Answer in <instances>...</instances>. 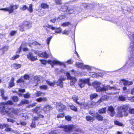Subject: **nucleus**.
<instances>
[{
    "label": "nucleus",
    "mask_w": 134,
    "mask_h": 134,
    "mask_svg": "<svg viewBox=\"0 0 134 134\" xmlns=\"http://www.w3.org/2000/svg\"><path fill=\"white\" fill-rule=\"evenodd\" d=\"M86 69L89 70H90L91 68L88 65H83V69Z\"/></svg>",
    "instance_id": "nucleus-60"
},
{
    "label": "nucleus",
    "mask_w": 134,
    "mask_h": 134,
    "mask_svg": "<svg viewBox=\"0 0 134 134\" xmlns=\"http://www.w3.org/2000/svg\"><path fill=\"white\" fill-rule=\"evenodd\" d=\"M86 119L87 121L93 122L95 120V118L93 117L90 115L87 116L86 117Z\"/></svg>",
    "instance_id": "nucleus-23"
},
{
    "label": "nucleus",
    "mask_w": 134,
    "mask_h": 134,
    "mask_svg": "<svg viewBox=\"0 0 134 134\" xmlns=\"http://www.w3.org/2000/svg\"><path fill=\"white\" fill-rule=\"evenodd\" d=\"M15 79L14 77H12L10 80L9 83V87H12L15 85L14 83V81Z\"/></svg>",
    "instance_id": "nucleus-21"
},
{
    "label": "nucleus",
    "mask_w": 134,
    "mask_h": 134,
    "mask_svg": "<svg viewBox=\"0 0 134 134\" xmlns=\"http://www.w3.org/2000/svg\"><path fill=\"white\" fill-rule=\"evenodd\" d=\"M38 116H34L33 118V120L34 121L37 120L39 118H43L44 117V116L43 115L41 114H39L38 115Z\"/></svg>",
    "instance_id": "nucleus-31"
},
{
    "label": "nucleus",
    "mask_w": 134,
    "mask_h": 134,
    "mask_svg": "<svg viewBox=\"0 0 134 134\" xmlns=\"http://www.w3.org/2000/svg\"><path fill=\"white\" fill-rule=\"evenodd\" d=\"M109 96L107 95H103L101 98L102 100H107L109 99Z\"/></svg>",
    "instance_id": "nucleus-39"
},
{
    "label": "nucleus",
    "mask_w": 134,
    "mask_h": 134,
    "mask_svg": "<svg viewBox=\"0 0 134 134\" xmlns=\"http://www.w3.org/2000/svg\"><path fill=\"white\" fill-rule=\"evenodd\" d=\"M54 1L55 3L56 4L60 5L62 3L61 0H54Z\"/></svg>",
    "instance_id": "nucleus-50"
},
{
    "label": "nucleus",
    "mask_w": 134,
    "mask_h": 134,
    "mask_svg": "<svg viewBox=\"0 0 134 134\" xmlns=\"http://www.w3.org/2000/svg\"><path fill=\"white\" fill-rule=\"evenodd\" d=\"M43 27L44 28H45V27L49 28L50 29H52V30H54L55 29V27H53L52 25H49V24H48L47 26H43Z\"/></svg>",
    "instance_id": "nucleus-45"
},
{
    "label": "nucleus",
    "mask_w": 134,
    "mask_h": 134,
    "mask_svg": "<svg viewBox=\"0 0 134 134\" xmlns=\"http://www.w3.org/2000/svg\"><path fill=\"white\" fill-rule=\"evenodd\" d=\"M56 107L58 108V110L60 112H62L65 109V106L61 103H56Z\"/></svg>",
    "instance_id": "nucleus-10"
},
{
    "label": "nucleus",
    "mask_w": 134,
    "mask_h": 134,
    "mask_svg": "<svg viewBox=\"0 0 134 134\" xmlns=\"http://www.w3.org/2000/svg\"><path fill=\"white\" fill-rule=\"evenodd\" d=\"M98 96V94L96 93L91 94L90 96V99L92 100Z\"/></svg>",
    "instance_id": "nucleus-42"
},
{
    "label": "nucleus",
    "mask_w": 134,
    "mask_h": 134,
    "mask_svg": "<svg viewBox=\"0 0 134 134\" xmlns=\"http://www.w3.org/2000/svg\"><path fill=\"white\" fill-rule=\"evenodd\" d=\"M7 121L8 122L13 123L14 122V120L12 119L7 118Z\"/></svg>",
    "instance_id": "nucleus-64"
},
{
    "label": "nucleus",
    "mask_w": 134,
    "mask_h": 134,
    "mask_svg": "<svg viewBox=\"0 0 134 134\" xmlns=\"http://www.w3.org/2000/svg\"><path fill=\"white\" fill-rule=\"evenodd\" d=\"M40 108V107H36L35 108L33 109H32V111L34 113H36L38 114V111Z\"/></svg>",
    "instance_id": "nucleus-40"
},
{
    "label": "nucleus",
    "mask_w": 134,
    "mask_h": 134,
    "mask_svg": "<svg viewBox=\"0 0 134 134\" xmlns=\"http://www.w3.org/2000/svg\"><path fill=\"white\" fill-rule=\"evenodd\" d=\"M29 103V102L28 100H22L20 102L19 105L20 106L23 104H28Z\"/></svg>",
    "instance_id": "nucleus-28"
},
{
    "label": "nucleus",
    "mask_w": 134,
    "mask_h": 134,
    "mask_svg": "<svg viewBox=\"0 0 134 134\" xmlns=\"http://www.w3.org/2000/svg\"><path fill=\"white\" fill-rule=\"evenodd\" d=\"M39 87L41 89H43L44 90H46L48 88V87L46 85L40 86Z\"/></svg>",
    "instance_id": "nucleus-47"
},
{
    "label": "nucleus",
    "mask_w": 134,
    "mask_h": 134,
    "mask_svg": "<svg viewBox=\"0 0 134 134\" xmlns=\"http://www.w3.org/2000/svg\"><path fill=\"white\" fill-rule=\"evenodd\" d=\"M93 85L95 88L96 91L97 92H100L102 91H107L111 90L112 89H116V87H111L109 85L106 86L103 85L102 87L100 86L101 83L98 81H94Z\"/></svg>",
    "instance_id": "nucleus-2"
},
{
    "label": "nucleus",
    "mask_w": 134,
    "mask_h": 134,
    "mask_svg": "<svg viewBox=\"0 0 134 134\" xmlns=\"http://www.w3.org/2000/svg\"><path fill=\"white\" fill-rule=\"evenodd\" d=\"M23 77L25 79L29 80V79L30 76L29 75L26 74L24 75Z\"/></svg>",
    "instance_id": "nucleus-54"
},
{
    "label": "nucleus",
    "mask_w": 134,
    "mask_h": 134,
    "mask_svg": "<svg viewBox=\"0 0 134 134\" xmlns=\"http://www.w3.org/2000/svg\"><path fill=\"white\" fill-rule=\"evenodd\" d=\"M39 55L41 57L46 58H47L49 57L48 55L47 54L46 51L42 52L39 54Z\"/></svg>",
    "instance_id": "nucleus-22"
},
{
    "label": "nucleus",
    "mask_w": 134,
    "mask_h": 134,
    "mask_svg": "<svg viewBox=\"0 0 134 134\" xmlns=\"http://www.w3.org/2000/svg\"><path fill=\"white\" fill-rule=\"evenodd\" d=\"M129 121L130 124L131 125L134 124V118H131L129 120Z\"/></svg>",
    "instance_id": "nucleus-59"
},
{
    "label": "nucleus",
    "mask_w": 134,
    "mask_h": 134,
    "mask_svg": "<svg viewBox=\"0 0 134 134\" xmlns=\"http://www.w3.org/2000/svg\"><path fill=\"white\" fill-rule=\"evenodd\" d=\"M68 2L64 3L59 9V10L64 12H66L68 11H69L71 10L69 9V6L68 5Z\"/></svg>",
    "instance_id": "nucleus-7"
},
{
    "label": "nucleus",
    "mask_w": 134,
    "mask_h": 134,
    "mask_svg": "<svg viewBox=\"0 0 134 134\" xmlns=\"http://www.w3.org/2000/svg\"><path fill=\"white\" fill-rule=\"evenodd\" d=\"M67 76V79L68 80H70V84L71 85H74L76 82L77 80L76 78L73 76H71L69 72H67L66 73Z\"/></svg>",
    "instance_id": "nucleus-4"
},
{
    "label": "nucleus",
    "mask_w": 134,
    "mask_h": 134,
    "mask_svg": "<svg viewBox=\"0 0 134 134\" xmlns=\"http://www.w3.org/2000/svg\"><path fill=\"white\" fill-rule=\"evenodd\" d=\"M17 83H24L25 82V81L22 78H20L18 80L16 81Z\"/></svg>",
    "instance_id": "nucleus-44"
},
{
    "label": "nucleus",
    "mask_w": 134,
    "mask_h": 134,
    "mask_svg": "<svg viewBox=\"0 0 134 134\" xmlns=\"http://www.w3.org/2000/svg\"><path fill=\"white\" fill-rule=\"evenodd\" d=\"M42 93H43L42 92H40V91H37L35 93V95L36 96L38 97L41 96Z\"/></svg>",
    "instance_id": "nucleus-51"
},
{
    "label": "nucleus",
    "mask_w": 134,
    "mask_h": 134,
    "mask_svg": "<svg viewBox=\"0 0 134 134\" xmlns=\"http://www.w3.org/2000/svg\"><path fill=\"white\" fill-rule=\"evenodd\" d=\"M114 124L116 125H118L119 126H124V125L121 123L119 121L117 120H115L114 121Z\"/></svg>",
    "instance_id": "nucleus-35"
},
{
    "label": "nucleus",
    "mask_w": 134,
    "mask_h": 134,
    "mask_svg": "<svg viewBox=\"0 0 134 134\" xmlns=\"http://www.w3.org/2000/svg\"><path fill=\"white\" fill-rule=\"evenodd\" d=\"M77 104L80 105L81 109H86L89 107V104L87 103L84 102L80 103L79 102Z\"/></svg>",
    "instance_id": "nucleus-14"
},
{
    "label": "nucleus",
    "mask_w": 134,
    "mask_h": 134,
    "mask_svg": "<svg viewBox=\"0 0 134 134\" xmlns=\"http://www.w3.org/2000/svg\"><path fill=\"white\" fill-rule=\"evenodd\" d=\"M69 31L67 30H65L63 32L62 34H63L68 35L69 34Z\"/></svg>",
    "instance_id": "nucleus-62"
},
{
    "label": "nucleus",
    "mask_w": 134,
    "mask_h": 134,
    "mask_svg": "<svg viewBox=\"0 0 134 134\" xmlns=\"http://www.w3.org/2000/svg\"><path fill=\"white\" fill-rule=\"evenodd\" d=\"M95 117L99 121H102L103 120V116L98 112L96 113V115L95 116Z\"/></svg>",
    "instance_id": "nucleus-16"
},
{
    "label": "nucleus",
    "mask_w": 134,
    "mask_h": 134,
    "mask_svg": "<svg viewBox=\"0 0 134 134\" xmlns=\"http://www.w3.org/2000/svg\"><path fill=\"white\" fill-rule=\"evenodd\" d=\"M64 113H60L58 114L57 117L58 118H61L64 117Z\"/></svg>",
    "instance_id": "nucleus-49"
},
{
    "label": "nucleus",
    "mask_w": 134,
    "mask_h": 134,
    "mask_svg": "<svg viewBox=\"0 0 134 134\" xmlns=\"http://www.w3.org/2000/svg\"><path fill=\"white\" fill-rule=\"evenodd\" d=\"M27 58L32 61H34L37 60V57L34 56L31 53H30L27 55Z\"/></svg>",
    "instance_id": "nucleus-15"
},
{
    "label": "nucleus",
    "mask_w": 134,
    "mask_h": 134,
    "mask_svg": "<svg viewBox=\"0 0 134 134\" xmlns=\"http://www.w3.org/2000/svg\"><path fill=\"white\" fill-rule=\"evenodd\" d=\"M53 37L52 36H51L50 37L48 38L46 40V42L48 44H49L50 43V42L52 38Z\"/></svg>",
    "instance_id": "nucleus-53"
},
{
    "label": "nucleus",
    "mask_w": 134,
    "mask_h": 134,
    "mask_svg": "<svg viewBox=\"0 0 134 134\" xmlns=\"http://www.w3.org/2000/svg\"><path fill=\"white\" fill-rule=\"evenodd\" d=\"M24 96L25 98H29L30 97V95L28 93L24 94Z\"/></svg>",
    "instance_id": "nucleus-63"
},
{
    "label": "nucleus",
    "mask_w": 134,
    "mask_h": 134,
    "mask_svg": "<svg viewBox=\"0 0 134 134\" xmlns=\"http://www.w3.org/2000/svg\"><path fill=\"white\" fill-rule=\"evenodd\" d=\"M121 81L123 82V85L125 86H129L132 85L133 82L132 81H129L128 80L124 79H122Z\"/></svg>",
    "instance_id": "nucleus-17"
},
{
    "label": "nucleus",
    "mask_w": 134,
    "mask_h": 134,
    "mask_svg": "<svg viewBox=\"0 0 134 134\" xmlns=\"http://www.w3.org/2000/svg\"><path fill=\"white\" fill-rule=\"evenodd\" d=\"M20 57L19 54H16L15 55H13L10 59L12 60H15L16 59Z\"/></svg>",
    "instance_id": "nucleus-46"
},
{
    "label": "nucleus",
    "mask_w": 134,
    "mask_h": 134,
    "mask_svg": "<svg viewBox=\"0 0 134 134\" xmlns=\"http://www.w3.org/2000/svg\"><path fill=\"white\" fill-rule=\"evenodd\" d=\"M118 100L119 101L124 102L126 100V97L124 95H120L118 98Z\"/></svg>",
    "instance_id": "nucleus-20"
},
{
    "label": "nucleus",
    "mask_w": 134,
    "mask_h": 134,
    "mask_svg": "<svg viewBox=\"0 0 134 134\" xmlns=\"http://www.w3.org/2000/svg\"><path fill=\"white\" fill-rule=\"evenodd\" d=\"M18 7V5H11L10 6L9 8H2L0 9L5 11H8L9 13L10 14L13 13L14 10L17 9Z\"/></svg>",
    "instance_id": "nucleus-5"
},
{
    "label": "nucleus",
    "mask_w": 134,
    "mask_h": 134,
    "mask_svg": "<svg viewBox=\"0 0 134 134\" xmlns=\"http://www.w3.org/2000/svg\"><path fill=\"white\" fill-rule=\"evenodd\" d=\"M106 111V108L104 107L100 108L98 110V113L100 114H105Z\"/></svg>",
    "instance_id": "nucleus-19"
},
{
    "label": "nucleus",
    "mask_w": 134,
    "mask_h": 134,
    "mask_svg": "<svg viewBox=\"0 0 134 134\" xmlns=\"http://www.w3.org/2000/svg\"><path fill=\"white\" fill-rule=\"evenodd\" d=\"M75 65L78 68H80L81 69H83V64L82 63H80L79 62L76 63Z\"/></svg>",
    "instance_id": "nucleus-30"
},
{
    "label": "nucleus",
    "mask_w": 134,
    "mask_h": 134,
    "mask_svg": "<svg viewBox=\"0 0 134 134\" xmlns=\"http://www.w3.org/2000/svg\"><path fill=\"white\" fill-rule=\"evenodd\" d=\"M10 110L8 113V115L12 116L14 115H17L19 113V110L18 109H15L12 108H10Z\"/></svg>",
    "instance_id": "nucleus-13"
},
{
    "label": "nucleus",
    "mask_w": 134,
    "mask_h": 134,
    "mask_svg": "<svg viewBox=\"0 0 134 134\" xmlns=\"http://www.w3.org/2000/svg\"><path fill=\"white\" fill-rule=\"evenodd\" d=\"M53 109V107L51 105L47 104L44 106L43 108V110L46 113H49Z\"/></svg>",
    "instance_id": "nucleus-12"
},
{
    "label": "nucleus",
    "mask_w": 134,
    "mask_h": 134,
    "mask_svg": "<svg viewBox=\"0 0 134 134\" xmlns=\"http://www.w3.org/2000/svg\"><path fill=\"white\" fill-rule=\"evenodd\" d=\"M47 63L51 64L52 67L54 66V65L58 64L62 65L64 64L63 63L57 60H53L52 61L49 60H47Z\"/></svg>",
    "instance_id": "nucleus-8"
},
{
    "label": "nucleus",
    "mask_w": 134,
    "mask_h": 134,
    "mask_svg": "<svg viewBox=\"0 0 134 134\" xmlns=\"http://www.w3.org/2000/svg\"><path fill=\"white\" fill-rule=\"evenodd\" d=\"M71 99L73 100L77 104L79 103V102H78L79 98L76 95H73L71 97Z\"/></svg>",
    "instance_id": "nucleus-26"
},
{
    "label": "nucleus",
    "mask_w": 134,
    "mask_h": 134,
    "mask_svg": "<svg viewBox=\"0 0 134 134\" xmlns=\"http://www.w3.org/2000/svg\"><path fill=\"white\" fill-rule=\"evenodd\" d=\"M25 44L23 43H22L21 45L20 46L19 48L18 49V50L16 51V53H19L21 52L22 46H24Z\"/></svg>",
    "instance_id": "nucleus-41"
},
{
    "label": "nucleus",
    "mask_w": 134,
    "mask_h": 134,
    "mask_svg": "<svg viewBox=\"0 0 134 134\" xmlns=\"http://www.w3.org/2000/svg\"><path fill=\"white\" fill-rule=\"evenodd\" d=\"M12 99L13 102H17L19 101V98L18 96H14L12 97Z\"/></svg>",
    "instance_id": "nucleus-38"
},
{
    "label": "nucleus",
    "mask_w": 134,
    "mask_h": 134,
    "mask_svg": "<svg viewBox=\"0 0 134 134\" xmlns=\"http://www.w3.org/2000/svg\"><path fill=\"white\" fill-rule=\"evenodd\" d=\"M65 16L63 15H59L58 17V19L59 20H62L65 18Z\"/></svg>",
    "instance_id": "nucleus-61"
},
{
    "label": "nucleus",
    "mask_w": 134,
    "mask_h": 134,
    "mask_svg": "<svg viewBox=\"0 0 134 134\" xmlns=\"http://www.w3.org/2000/svg\"><path fill=\"white\" fill-rule=\"evenodd\" d=\"M90 83V79L89 78L80 79L78 83V85L81 87H83L86 83L89 84Z\"/></svg>",
    "instance_id": "nucleus-6"
},
{
    "label": "nucleus",
    "mask_w": 134,
    "mask_h": 134,
    "mask_svg": "<svg viewBox=\"0 0 134 134\" xmlns=\"http://www.w3.org/2000/svg\"><path fill=\"white\" fill-rule=\"evenodd\" d=\"M108 111H109L111 113L110 115L111 116H113L115 114L114 109L112 105L108 107Z\"/></svg>",
    "instance_id": "nucleus-18"
},
{
    "label": "nucleus",
    "mask_w": 134,
    "mask_h": 134,
    "mask_svg": "<svg viewBox=\"0 0 134 134\" xmlns=\"http://www.w3.org/2000/svg\"><path fill=\"white\" fill-rule=\"evenodd\" d=\"M118 111L116 117L122 118L126 117L129 115V113L134 115V108H130L129 105L124 104L119 106L117 108Z\"/></svg>",
    "instance_id": "nucleus-1"
},
{
    "label": "nucleus",
    "mask_w": 134,
    "mask_h": 134,
    "mask_svg": "<svg viewBox=\"0 0 134 134\" xmlns=\"http://www.w3.org/2000/svg\"><path fill=\"white\" fill-rule=\"evenodd\" d=\"M66 120L68 121H70L71 120V117L69 115H66L65 116Z\"/></svg>",
    "instance_id": "nucleus-52"
},
{
    "label": "nucleus",
    "mask_w": 134,
    "mask_h": 134,
    "mask_svg": "<svg viewBox=\"0 0 134 134\" xmlns=\"http://www.w3.org/2000/svg\"><path fill=\"white\" fill-rule=\"evenodd\" d=\"M10 107L7 105L3 102L1 103L0 104V113L2 115L6 114H8Z\"/></svg>",
    "instance_id": "nucleus-3"
},
{
    "label": "nucleus",
    "mask_w": 134,
    "mask_h": 134,
    "mask_svg": "<svg viewBox=\"0 0 134 134\" xmlns=\"http://www.w3.org/2000/svg\"><path fill=\"white\" fill-rule=\"evenodd\" d=\"M7 125H8V126L7 127H5V129L4 131L7 132L12 131H13L12 129L9 127V125L8 124H7Z\"/></svg>",
    "instance_id": "nucleus-43"
},
{
    "label": "nucleus",
    "mask_w": 134,
    "mask_h": 134,
    "mask_svg": "<svg viewBox=\"0 0 134 134\" xmlns=\"http://www.w3.org/2000/svg\"><path fill=\"white\" fill-rule=\"evenodd\" d=\"M69 107L70 109L75 112H77L78 111L77 108L73 105H70Z\"/></svg>",
    "instance_id": "nucleus-34"
},
{
    "label": "nucleus",
    "mask_w": 134,
    "mask_h": 134,
    "mask_svg": "<svg viewBox=\"0 0 134 134\" xmlns=\"http://www.w3.org/2000/svg\"><path fill=\"white\" fill-rule=\"evenodd\" d=\"M3 102L8 106V105H12L14 104L13 102L11 100H9L6 102Z\"/></svg>",
    "instance_id": "nucleus-36"
},
{
    "label": "nucleus",
    "mask_w": 134,
    "mask_h": 134,
    "mask_svg": "<svg viewBox=\"0 0 134 134\" xmlns=\"http://www.w3.org/2000/svg\"><path fill=\"white\" fill-rule=\"evenodd\" d=\"M56 84L57 86H59L60 87L62 88L63 87V82L62 80L59 79L56 82Z\"/></svg>",
    "instance_id": "nucleus-27"
},
{
    "label": "nucleus",
    "mask_w": 134,
    "mask_h": 134,
    "mask_svg": "<svg viewBox=\"0 0 134 134\" xmlns=\"http://www.w3.org/2000/svg\"><path fill=\"white\" fill-rule=\"evenodd\" d=\"M41 7L44 9H48L49 8V5L47 4L43 3L41 4Z\"/></svg>",
    "instance_id": "nucleus-29"
},
{
    "label": "nucleus",
    "mask_w": 134,
    "mask_h": 134,
    "mask_svg": "<svg viewBox=\"0 0 134 134\" xmlns=\"http://www.w3.org/2000/svg\"><path fill=\"white\" fill-rule=\"evenodd\" d=\"M13 67L15 69H17L20 68L21 67V65L20 64H17V63H14L13 64Z\"/></svg>",
    "instance_id": "nucleus-37"
},
{
    "label": "nucleus",
    "mask_w": 134,
    "mask_h": 134,
    "mask_svg": "<svg viewBox=\"0 0 134 134\" xmlns=\"http://www.w3.org/2000/svg\"><path fill=\"white\" fill-rule=\"evenodd\" d=\"M33 5L32 4H30L29 5V8L25 5H23V7L20 8V9L23 11L27 9V10L30 13H32L33 11L32 8Z\"/></svg>",
    "instance_id": "nucleus-11"
},
{
    "label": "nucleus",
    "mask_w": 134,
    "mask_h": 134,
    "mask_svg": "<svg viewBox=\"0 0 134 134\" xmlns=\"http://www.w3.org/2000/svg\"><path fill=\"white\" fill-rule=\"evenodd\" d=\"M64 127V132H69L72 131L74 128V126L73 125H65Z\"/></svg>",
    "instance_id": "nucleus-9"
},
{
    "label": "nucleus",
    "mask_w": 134,
    "mask_h": 134,
    "mask_svg": "<svg viewBox=\"0 0 134 134\" xmlns=\"http://www.w3.org/2000/svg\"><path fill=\"white\" fill-rule=\"evenodd\" d=\"M7 124H0V129H3L5 128V127H8Z\"/></svg>",
    "instance_id": "nucleus-48"
},
{
    "label": "nucleus",
    "mask_w": 134,
    "mask_h": 134,
    "mask_svg": "<svg viewBox=\"0 0 134 134\" xmlns=\"http://www.w3.org/2000/svg\"><path fill=\"white\" fill-rule=\"evenodd\" d=\"M46 82L47 83L48 85L50 86H52L53 87H54L55 83V81H54L53 82H52L48 81V80H46Z\"/></svg>",
    "instance_id": "nucleus-33"
},
{
    "label": "nucleus",
    "mask_w": 134,
    "mask_h": 134,
    "mask_svg": "<svg viewBox=\"0 0 134 134\" xmlns=\"http://www.w3.org/2000/svg\"><path fill=\"white\" fill-rule=\"evenodd\" d=\"M35 121H33L32 123L30 125V127L32 128H34L35 127Z\"/></svg>",
    "instance_id": "nucleus-56"
},
{
    "label": "nucleus",
    "mask_w": 134,
    "mask_h": 134,
    "mask_svg": "<svg viewBox=\"0 0 134 134\" xmlns=\"http://www.w3.org/2000/svg\"><path fill=\"white\" fill-rule=\"evenodd\" d=\"M36 101L38 102H45L47 100V99L46 97H40L36 99Z\"/></svg>",
    "instance_id": "nucleus-25"
},
{
    "label": "nucleus",
    "mask_w": 134,
    "mask_h": 134,
    "mask_svg": "<svg viewBox=\"0 0 134 134\" xmlns=\"http://www.w3.org/2000/svg\"><path fill=\"white\" fill-rule=\"evenodd\" d=\"M17 32L16 31L12 30L10 32V35L12 36L14 35Z\"/></svg>",
    "instance_id": "nucleus-55"
},
{
    "label": "nucleus",
    "mask_w": 134,
    "mask_h": 134,
    "mask_svg": "<svg viewBox=\"0 0 134 134\" xmlns=\"http://www.w3.org/2000/svg\"><path fill=\"white\" fill-rule=\"evenodd\" d=\"M71 25V23L70 22L67 21L61 24V26L65 27L68 26L69 25Z\"/></svg>",
    "instance_id": "nucleus-32"
},
{
    "label": "nucleus",
    "mask_w": 134,
    "mask_h": 134,
    "mask_svg": "<svg viewBox=\"0 0 134 134\" xmlns=\"http://www.w3.org/2000/svg\"><path fill=\"white\" fill-rule=\"evenodd\" d=\"M56 30L55 31V33H60L62 31L61 29L59 28H55Z\"/></svg>",
    "instance_id": "nucleus-57"
},
{
    "label": "nucleus",
    "mask_w": 134,
    "mask_h": 134,
    "mask_svg": "<svg viewBox=\"0 0 134 134\" xmlns=\"http://www.w3.org/2000/svg\"><path fill=\"white\" fill-rule=\"evenodd\" d=\"M40 60L41 62V64H42L45 65L47 62V61L44 59H40Z\"/></svg>",
    "instance_id": "nucleus-58"
},
{
    "label": "nucleus",
    "mask_w": 134,
    "mask_h": 134,
    "mask_svg": "<svg viewBox=\"0 0 134 134\" xmlns=\"http://www.w3.org/2000/svg\"><path fill=\"white\" fill-rule=\"evenodd\" d=\"M0 93H1V96L3 99L4 100H6L8 98V97L7 96H4V91L3 89H1L0 90Z\"/></svg>",
    "instance_id": "nucleus-24"
}]
</instances>
